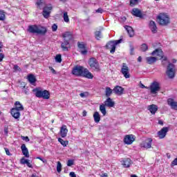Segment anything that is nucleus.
Segmentation results:
<instances>
[{"instance_id":"1","label":"nucleus","mask_w":177,"mask_h":177,"mask_svg":"<svg viewBox=\"0 0 177 177\" xmlns=\"http://www.w3.org/2000/svg\"><path fill=\"white\" fill-rule=\"evenodd\" d=\"M151 55L152 56H157V57H146V60H147V63H148V64H153V63H156V62H157V59H158L159 60H162V64H163V66H165V64H167V63H168V59L167 58V57L164 56V52H162V50L159 49V48H156L154 51H153Z\"/></svg>"},{"instance_id":"2","label":"nucleus","mask_w":177,"mask_h":177,"mask_svg":"<svg viewBox=\"0 0 177 177\" xmlns=\"http://www.w3.org/2000/svg\"><path fill=\"white\" fill-rule=\"evenodd\" d=\"M72 74L76 77H84L88 80H92L93 78V75L89 72L88 68H84V66L80 65L73 67Z\"/></svg>"},{"instance_id":"3","label":"nucleus","mask_w":177,"mask_h":177,"mask_svg":"<svg viewBox=\"0 0 177 177\" xmlns=\"http://www.w3.org/2000/svg\"><path fill=\"white\" fill-rule=\"evenodd\" d=\"M28 31L32 34H40V35H45L48 30H46V28L44 26L32 25L28 26Z\"/></svg>"},{"instance_id":"4","label":"nucleus","mask_w":177,"mask_h":177,"mask_svg":"<svg viewBox=\"0 0 177 177\" xmlns=\"http://www.w3.org/2000/svg\"><path fill=\"white\" fill-rule=\"evenodd\" d=\"M64 38V42L61 44V48L62 50L67 51L68 50V48H70V41L73 39V36L71 33L69 32H66L62 35Z\"/></svg>"},{"instance_id":"5","label":"nucleus","mask_w":177,"mask_h":177,"mask_svg":"<svg viewBox=\"0 0 177 177\" xmlns=\"http://www.w3.org/2000/svg\"><path fill=\"white\" fill-rule=\"evenodd\" d=\"M33 92H35L36 97H42V99H49L50 97L49 91L46 90L42 91L39 88H35L33 89Z\"/></svg>"},{"instance_id":"6","label":"nucleus","mask_w":177,"mask_h":177,"mask_svg":"<svg viewBox=\"0 0 177 177\" xmlns=\"http://www.w3.org/2000/svg\"><path fill=\"white\" fill-rule=\"evenodd\" d=\"M157 19L160 26L169 24V17L167 14L161 13L158 16Z\"/></svg>"},{"instance_id":"7","label":"nucleus","mask_w":177,"mask_h":177,"mask_svg":"<svg viewBox=\"0 0 177 177\" xmlns=\"http://www.w3.org/2000/svg\"><path fill=\"white\" fill-rule=\"evenodd\" d=\"M88 65L94 71H100V66L99 65V62L95 58H91L88 60Z\"/></svg>"},{"instance_id":"8","label":"nucleus","mask_w":177,"mask_h":177,"mask_svg":"<svg viewBox=\"0 0 177 177\" xmlns=\"http://www.w3.org/2000/svg\"><path fill=\"white\" fill-rule=\"evenodd\" d=\"M149 89L150 90V92L152 95H156L158 92H160V82L154 81L151 84Z\"/></svg>"},{"instance_id":"9","label":"nucleus","mask_w":177,"mask_h":177,"mask_svg":"<svg viewBox=\"0 0 177 177\" xmlns=\"http://www.w3.org/2000/svg\"><path fill=\"white\" fill-rule=\"evenodd\" d=\"M122 39L109 41L106 45L107 49H111V53H114L115 52V46L118 45V44H121Z\"/></svg>"},{"instance_id":"10","label":"nucleus","mask_w":177,"mask_h":177,"mask_svg":"<svg viewBox=\"0 0 177 177\" xmlns=\"http://www.w3.org/2000/svg\"><path fill=\"white\" fill-rule=\"evenodd\" d=\"M166 74L169 78H174L175 77V65L174 64H169Z\"/></svg>"},{"instance_id":"11","label":"nucleus","mask_w":177,"mask_h":177,"mask_svg":"<svg viewBox=\"0 0 177 177\" xmlns=\"http://www.w3.org/2000/svg\"><path fill=\"white\" fill-rule=\"evenodd\" d=\"M53 9V7L51 4H48L43 8L42 15L45 19H48L50 16V12H52Z\"/></svg>"},{"instance_id":"12","label":"nucleus","mask_w":177,"mask_h":177,"mask_svg":"<svg viewBox=\"0 0 177 177\" xmlns=\"http://www.w3.org/2000/svg\"><path fill=\"white\" fill-rule=\"evenodd\" d=\"M53 9V7L51 4H48L43 8L42 15L45 19H48L50 16V12H52Z\"/></svg>"},{"instance_id":"13","label":"nucleus","mask_w":177,"mask_h":177,"mask_svg":"<svg viewBox=\"0 0 177 177\" xmlns=\"http://www.w3.org/2000/svg\"><path fill=\"white\" fill-rule=\"evenodd\" d=\"M121 73L124 75V78H130L129 68L127 66V64L123 63L121 68Z\"/></svg>"},{"instance_id":"14","label":"nucleus","mask_w":177,"mask_h":177,"mask_svg":"<svg viewBox=\"0 0 177 177\" xmlns=\"http://www.w3.org/2000/svg\"><path fill=\"white\" fill-rule=\"evenodd\" d=\"M151 143H153V139L147 138L140 143V146L144 149H151Z\"/></svg>"},{"instance_id":"15","label":"nucleus","mask_w":177,"mask_h":177,"mask_svg":"<svg viewBox=\"0 0 177 177\" xmlns=\"http://www.w3.org/2000/svg\"><path fill=\"white\" fill-rule=\"evenodd\" d=\"M168 131L169 129L168 127H163L158 132V137L159 139H164L165 136H167V133H168Z\"/></svg>"},{"instance_id":"16","label":"nucleus","mask_w":177,"mask_h":177,"mask_svg":"<svg viewBox=\"0 0 177 177\" xmlns=\"http://www.w3.org/2000/svg\"><path fill=\"white\" fill-rule=\"evenodd\" d=\"M135 142V136L132 134L125 136L124 142L125 145H132Z\"/></svg>"},{"instance_id":"17","label":"nucleus","mask_w":177,"mask_h":177,"mask_svg":"<svg viewBox=\"0 0 177 177\" xmlns=\"http://www.w3.org/2000/svg\"><path fill=\"white\" fill-rule=\"evenodd\" d=\"M167 104L171 107L172 110H176L177 111V102L175 101V100L172 98H169L167 100Z\"/></svg>"},{"instance_id":"18","label":"nucleus","mask_w":177,"mask_h":177,"mask_svg":"<svg viewBox=\"0 0 177 177\" xmlns=\"http://www.w3.org/2000/svg\"><path fill=\"white\" fill-rule=\"evenodd\" d=\"M68 132V129H67V126L63 124L62 127L60 128L59 134L61 138H66L67 136V133Z\"/></svg>"},{"instance_id":"19","label":"nucleus","mask_w":177,"mask_h":177,"mask_svg":"<svg viewBox=\"0 0 177 177\" xmlns=\"http://www.w3.org/2000/svg\"><path fill=\"white\" fill-rule=\"evenodd\" d=\"M21 149L22 151L23 155L26 157V158H28L30 157V153L28 152V149H27V147L24 144H23L21 146Z\"/></svg>"},{"instance_id":"20","label":"nucleus","mask_w":177,"mask_h":177,"mask_svg":"<svg viewBox=\"0 0 177 177\" xmlns=\"http://www.w3.org/2000/svg\"><path fill=\"white\" fill-rule=\"evenodd\" d=\"M113 92H115V93L116 95H118L119 96H121V95H122V93H124V88L120 86H116L114 88H113Z\"/></svg>"},{"instance_id":"21","label":"nucleus","mask_w":177,"mask_h":177,"mask_svg":"<svg viewBox=\"0 0 177 177\" xmlns=\"http://www.w3.org/2000/svg\"><path fill=\"white\" fill-rule=\"evenodd\" d=\"M11 115L15 120H17L20 118V111H18L17 109H15V108H12L11 110Z\"/></svg>"},{"instance_id":"22","label":"nucleus","mask_w":177,"mask_h":177,"mask_svg":"<svg viewBox=\"0 0 177 177\" xmlns=\"http://www.w3.org/2000/svg\"><path fill=\"white\" fill-rule=\"evenodd\" d=\"M27 79L30 82V85L35 86V82H37V78H35V76L34 75L32 74L28 75Z\"/></svg>"},{"instance_id":"23","label":"nucleus","mask_w":177,"mask_h":177,"mask_svg":"<svg viewBox=\"0 0 177 177\" xmlns=\"http://www.w3.org/2000/svg\"><path fill=\"white\" fill-rule=\"evenodd\" d=\"M149 28L153 34H156V32H157V26L156 25V22H154V21H151L149 22Z\"/></svg>"},{"instance_id":"24","label":"nucleus","mask_w":177,"mask_h":177,"mask_svg":"<svg viewBox=\"0 0 177 177\" xmlns=\"http://www.w3.org/2000/svg\"><path fill=\"white\" fill-rule=\"evenodd\" d=\"M148 110L150 111V113L153 115L156 114L157 113V110H158V106L156 104H151L148 106Z\"/></svg>"},{"instance_id":"25","label":"nucleus","mask_w":177,"mask_h":177,"mask_svg":"<svg viewBox=\"0 0 177 177\" xmlns=\"http://www.w3.org/2000/svg\"><path fill=\"white\" fill-rule=\"evenodd\" d=\"M114 104H115V103L110 97H108L104 104L106 107H114Z\"/></svg>"},{"instance_id":"26","label":"nucleus","mask_w":177,"mask_h":177,"mask_svg":"<svg viewBox=\"0 0 177 177\" xmlns=\"http://www.w3.org/2000/svg\"><path fill=\"white\" fill-rule=\"evenodd\" d=\"M121 164L124 168H129L131 167V159H124L121 161Z\"/></svg>"},{"instance_id":"27","label":"nucleus","mask_w":177,"mask_h":177,"mask_svg":"<svg viewBox=\"0 0 177 177\" xmlns=\"http://www.w3.org/2000/svg\"><path fill=\"white\" fill-rule=\"evenodd\" d=\"M125 30L127 31L129 37L132 38L133 35H135V32L133 31V29L131 26H124Z\"/></svg>"},{"instance_id":"28","label":"nucleus","mask_w":177,"mask_h":177,"mask_svg":"<svg viewBox=\"0 0 177 177\" xmlns=\"http://www.w3.org/2000/svg\"><path fill=\"white\" fill-rule=\"evenodd\" d=\"M78 48L82 49L80 50L82 55H86L88 53V50L85 48V44L82 43H78Z\"/></svg>"},{"instance_id":"29","label":"nucleus","mask_w":177,"mask_h":177,"mask_svg":"<svg viewBox=\"0 0 177 177\" xmlns=\"http://www.w3.org/2000/svg\"><path fill=\"white\" fill-rule=\"evenodd\" d=\"M131 13L133 16H136V17H142V12H140V10L138 8H133Z\"/></svg>"},{"instance_id":"30","label":"nucleus","mask_w":177,"mask_h":177,"mask_svg":"<svg viewBox=\"0 0 177 177\" xmlns=\"http://www.w3.org/2000/svg\"><path fill=\"white\" fill-rule=\"evenodd\" d=\"M14 109L18 110L19 111H23V110H24V106H23L20 102L17 101L15 102V107Z\"/></svg>"},{"instance_id":"31","label":"nucleus","mask_w":177,"mask_h":177,"mask_svg":"<svg viewBox=\"0 0 177 177\" xmlns=\"http://www.w3.org/2000/svg\"><path fill=\"white\" fill-rule=\"evenodd\" d=\"M36 5L39 9H44L45 8V0H37Z\"/></svg>"},{"instance_id":"32","label":"nucleus","mask_w":177,"mask_h":177,"mask_svg":"<svg viewBox=\"0 0 177 177\" xmlns=\"http://www.w3.org/2000/svg\"><path fill=\"white\" fill-rule=\"evenodd\" d=\"M21 164H26L28 168H32V165H31V163L30 162V160L28 159H25L24 158H22L21 159Z\"/></svg>"},{"instance_id":"33","label":"nucleus","mask_w":177,"mask_h":177,"mask_svg":"<svg viewBox=\"0 0 177 177\" xmlns=\"http://www.w3.org/2000/svg\"><path fill=\"white\" fill-rule=\"evenodd\" d=\"M93 118L95 122H96L97 124L100 122V114H99V112L96 111L94 113Z\"/></svg>"},{"instance_id":"34","label":"nucleus","mask_w":177,"mask_h":177,"mask_svg":"<svg viewBox=\"0 0 177 177\" xmlns=\"http://www.w3.org/2000/svg\"><path fill=\"white\" fill-rule=\"evenodd\" d=\"M113 93V90L110 87H106L105 88V95L106 97H110Z\"/></svg>"},{"instance_id":"35","label":"nucleus","mask_w":177,"mask_h":177,"mask_svg":"<svg viewBox=\"0 0 177 177\" xmlns=\"http://www.w3.org/2000/svg\"><path fill=\"white\" fill-rule=\"evenodd\" d=\"M100 111H101L102 115H106V114H107V111H106V105L105 104H101L100 106Z\"/></svg>"},{"instance_id":"36","label":"nucleus","mask_w":177,"mask_h":177,"mask_svg":"<svg viewBox=\"0 0 177 177\" xmlns=\"http://www.w3.org/2000/svg\"><path fill=\"white\" fill-rule=\"evenodd\" d=\"M63 19L65 23H69L70 22V18H68V14L67 12H64L63 14Z\"/></svg>"},{"instance_id":"37","label":"nucleus","mask_w":177,"mask_h":177,"mask_svg":"<svg viewBox=\"0 0 177 177\" xmlns=\"http://www.w3.org/2000/svg\"><path fill=\"white\" fill-rule=\"evenodd\" d=\"M58 142H59V143L64 146V147H66L67 145H68V141H64L63 139L62 138H58Z\"/></svg>"},{"instance_id":"38","label":"nucleus","mask_w":177,"mask_h":177,"mask_svg":"<svg viewBox=\"0 0 177 177\" xmlns=\"http://www.w3.org/2000/svg\"><path fill=\"white\" fill-rule=\"evenodd\" d=\"M96 39H100L102 38V32L100 30H97L95 32Z\"/></svg>"},{"instance_id":"39","label":"nucleus","mask_w":177,"mask_h":177,"mask_svg":"<svg viewBox=\"0 0 177 177\" xmlns=\"http://www.w3.org/2000/svg\"><path fill=\"white\" fill-rule=\"evenodd\" d=\"M57 171L58 173L62 172V163L59 161L57 163Z\"/></svg>"},{"instance_id":"40","label":"nucleus","mask_w":177,"mask_h":177,"mask_svg":"<svg viewBox=\"0 0 177 177\" xmlns=\"http://www.w3.org/2000/svg\"><path fill=\"white\" fill-rule=\"evenodd\" d=\"M140 0H130V6H135L139 3Z\"/></svg>"},{"instance_id":"41","label":"nucleus","mask_w":177,"mask_h":177,"mask_svg":"<svg viewBox=\"0 0 177 177\" xmlns=\"http://www.w3.org/2000/svg\"><path fill=\"white\" fill-rule=\"evenodd\" d=\"M55 62L57 63H62V55H56Z\"/></svg>"},{"instance_id":"42","label":"nucleus","mask_w":177,"mask_h":177,"mask_svg":"<svg viewBox=\"0 0 177 177\" xmlns=\"http://www.w3.org/2000/svg\"><path fill=\"white\" fill-rule=\"evenodd\" d=\"M147 49H149V47L147 46V44H143L141 46V50H142V52H146V50H147Z\"/></svg>"},{"instance_id":"43","label":"nucleus","mask_w":177,"mask_h":177,"mask_svg":"<svg viewBox=\"0 0 177 177\" xmlns=\"http://www.w3.org/2000/svg\"><path fill=\"white\" fill-rule=\"evenodd\" d=\"M0 20L3 21L5 20V12L3 11L0 10Z\"/></svg>"},{"instance_id":"44","label":"nucleus","mask_w":177,"mask_h":177,"mask_svg":"<svg viewBox=\"0 0 177 177\" xmlns=\"http://www.w3.org/2000/svg\"><path fill=\"white\" fill-rule=\"evenodd\" d=\"M71 165H74V160H68L67 162V166L71 167Z\"/></svg>"},{"instance_id":"45","label":"nucleus","mask_w":177,"mask_h":177,"mask_svg":"<svg viewBox=\"0 0 177 177\" xmlns=\"http://www.w3.org/2000/svg\"><path fill=\"white\" fill-rule=\"evenodd\" d=\"M52 31L55 32V31H57V25L54 24L52 27Z\"/></svg>"},{"instance_id":"46","label":"nucleus","mask_w":177,"mask_h":177,"mask_svg":"<svg viewBox=\"0 0 177 177\" xmlns=\"http://www.w3.org/2000/svg\"><path fill=\"white\" fill-rule=\"evenodd\" d=\"M22 140H25V142H30V138H28V136H21Z\"/></svg>"},{"instance_id":"47","label":"nucleus","mask_w":177,"mask_h":177,"mask_svg":"<svg viewBox=\"0 0 177 177\" xmlns=\"http://www.w3.org/2000/svg\"><path fill=\"white\" fill-rule=\"evenodd\" d=\"M36 158H37V160H40V161H42V162H44V164H46V162H47L46 160L42 158L41 157L38 156Z\"/></svg>"},{"instance_id":"48","label":"nucleus","mask_w":177,"mask_h":177,"mask_svg":"<svg viewBox=\"0 0 177 177\" xmlns=\"http://www.w3.org/2000/svg\"><path fill=\"white\" fill-rule=\"evenodd\" d=\"M14 70L15 71H21V68H20V67H19L17 65L14 66Z\"/></svg>"},{"instance_id":"49","label":"nucleus","mask_w":177,"mask_h":177,"mask_svg":"<svg viewBox=\"0 0 177 177\" xmlns=\"http://www.w3.org/2000/svg\"><path fill=\"white\" fill-rule=\"evenodd\" d=\"M49 70H50L51 73L54 75H56V71L52 67V66H49Z\"/></svg>"},{"instance_id":"50","label":"nucleus","mask_w":177,"mask_h":177,"mask_svg":"<svg viewBox=\"0 0 177 177\" xmlns=\"http://www.w3.org/2000/svg\"><path fill=\"white\" fill-rule=\"evenodd\" d=\"M103 12H104V10H103L102 8H100L95 10V13H103Z\"/></svg>"},{"instance_id":"51","label":"nucleus","mask_w":177,"mask_h":177,"mask_svg":"<svg viewBox=\"0 0 177 177\" xmlns=\"http://www.w3.org/2000/svg\"><path fill=\"white\" fill-rule=\"evenodd\" d=\"M80 96H81L82 97H86L88 96V93H81L80 94Z\"/></svg>"},{"instance_id":"52","label":"nucleus","mask_w":177,"mask_h":177,"mask_svg":"<svg viewBox=\"0 0 177 177\" xmlns=\"http://www.w3.org/2000/svg\"><path fill=\"white\" fill-rule=\"evenodd\" d=\"M4 150H5L7 156H11L10 152L9 151V149L4 148Z\"/></svg>"},{"instance_id":"53","label":"nucleus","mask_w":177,"mask_h":177,"mask_svg":"<svg viewBox=\"0 0 177 177\" xmlns=\"http://www.w3.org/2000/svg\"><path fill=\"white\" fill-rule=\"evenodd\" d=\"M133 50H134L133 46H130V55H133Z\"/></svg>"},{"instance_id":"54","label":"nucleus","mask_w":177,"mask_h":177,"mask_svg":"<svg viewBox=\"0 0 177 177\" xmlns=\"http://www.w3.org/2000/svg\"><path fill=\"white\" fill-rule=\"evenodd\" d=\"M70 176L71 177H77V175L75 174V173H74L73 171H71L70 174H69Z\"/></svg>"},{"instance_id":"55","label":"nucleus","mask_w":177,"mask_h":177,"mask_svg":"<svg viewBox=\"0 0 177 177\" xmlns=\"http://www.w3.org/2000/svg\"><path fill=\"white\" fill-rule=\"evenodd\" d=\"M140 88H142V89H145V88H146V89H149V87H147V86H145L143 84H140Z\"/></svg>"},{"instance_id":"56","label":"nucleus","mask_w":177,"mask_h":177,"mask_svg":"<svg viewBox=\"0 0 177 177\" xmlns=\"http://www.w3.org/2000/svg\"><path fill=\"white\" fill-rule=\"evenodd\" d=\"M3 57H5V55L3 53H0V62L3 60Z\"/></svg>"},{"instance_id":"57","label":"nucleus","mask_w":177,"mask_h":177,"mask_svg":"<svg viewBox=\"0 0 177 177\" xmlns=\"http://www.w3.org/2000/svg\"><path fill=\"white\" fill-rule=\"evenodd\" d=\"M158 123L159 124V125H164V122L161 120H159Z\"/></svg>"},{"instance_id":"58","label":"nucleus","mask_w":177,"mask_h":177,"mask_svg":"<svg viewBox=\"0 0 177 177\" xmlns=\"http://www.w3.org/2000/svg\"><path fill=\"white\" fill-rule=\"evenodd\" d=\"M86 114H87L86 111H83V112H82L83 117H86Z\"/></svg>"},{"instance_id":"59","label":"nucleus","mask_w":177,"mask_h":177,"mask_svg":"<svg viewBox=\"0 0 177 177\" xmlns=\"http://www.w3.org/2000/svg\"><path fill=\"white\" fill-rule=\"evenodd\" d=\"M138 62H139L140 63V62H142V57H138Z\"/></svg>"},{"instance_id":"60","label":"nucleus","mask_w":177,"mask_h":177,"mask_svg":"<svg viewBox=\"0 0 177 177\" xmlns=\"http://www.w3.org/2000/svg\"><path fill=\"white\" fill-rule=\"evenodd\" d=\"M102 177H107V174H102Z\"/></svg>"},{"instance_id":"61","label":"nucleus","mask_w":177,"mask_h":177,"mask_svg":"<svg viewBox=\"0 0 177 177\" xmlns=\"http://www.w3.org/2000/svg\"><path fill=\"white\" fill-rule=\"evenodd\" d=\"M4 132H5V133L8 134V129H5Z\"/></svg>"},{"instance_id":"62","label":"nucleus","mask_w":177,"mask_h":177,"mask_svg":"<svg viewBox=\"0 0 177 177\" xmlns=\"http://www.w3.org/2000/svg\"><path fill=\"white\" fill-rule=\"evenodd\" d=\"M2 46H3L2 43H0V52H1V49H2Z\"/></svg>"},{"instance_id":"63","label":"nucleus","mask_w":177,"mask_h":177,"mask_svg":"<svg viewBox=\"0 0 177 177\" xmlns=\"http://www.w3.org/2000/svg\"><path fill=\"white\" fill-rule=\"evenodd\" d=\"M32 177H38V176L35 175V174H32Z\"/></svg>"},{"instance_id":"64","label":"nucleus","mask_w":177,"mask_h":177,"mask_svg":"<svg viewBox=\"0 0 177 177\" xmlns=\"http://www.w3.org/2000/svg\"><path fill=\"white\" fill-rule=\"evenodd\" d=\"M131 177H138L136 175H131Z\"/></svg>"}]
</instances>
